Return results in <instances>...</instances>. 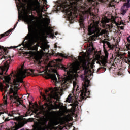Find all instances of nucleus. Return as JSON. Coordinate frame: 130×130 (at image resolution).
Here are the masks:
<instances>
[{"mask_svg":"<svg viewBox=\"0 0 130 130\" xmlns=\"http://www.w3.org/2000/svg\"><path fill=\"white\" fill-rule=\"evenodd\" d=\"M94 0H59V5L60 8L65 10V12L69 19H75L80 16V26L81 28H85L84 20L89 15L92 16L93 23L88 26V35H92L90 39L92 41H95L98 36L96 34L100 32V29L98 27V24L95 22L97 18L93 11L95 6H93Z\"/></svg>","mask_w":130,"mask_h":130,"instance_id":"1","label":"nucleus"},{"mask_svg":"<svg viewBox=\"0 0 130 130\" xmlns=\"http://www.w3.org/2000/svg\"><path fill=\"white\" fill-rule=\"evenodd\" d=\"M27 73L28 71L26 70H20L19 76L18 74H14L13 77V85L14 86V88L10 87L9 91V95L13 94L10 95V100L11 103H15L17 104V106L19 105H22L24 107H26L23 103L24 101L21 100V99L18 96V92L17 91L19 90V86H20V83H23V79H25L27 77Z\"/></svg>","mask_w":130,"mask_h":130,"instance_id":"2","label":"nucleus"},{"mask_svg":"<svg viewBox=\"0 0 130 130\" xmlns=\"http://www.w3.org/2000/svg\"><path fill=\"white\" fill-rule=\"evenodd\" d=\"M3 58L6 60L3 64L0 66V79L3 80V83L6 85H4V84L0 82V91L1 92H4L6 94L8 92V88L10 87V84H11V77H13V74H14V72H12L10 75L5 76L4 75H7V72L9 71L10 68V63L12 60L11 59V57H8L7 56L4 55L3 56Z\"/></svg>","mask_w":130,"mask_h":130,"instance_id":"3","label":"nucleus"},{"mask_svg":"<svg viewBox=\"0 0 130 130\" xmlns=\"http://www.w3.org/2000/svg\"><path fill=\"white\" fill-rule=\"evenodd\" d=\"M54 73H48L47 74V79H51L55 82L56 86L57 84H59L61 87L62 91H65L66 89H68L69 87H70V84H72L73 83L74 87L77 86V82L76 81H73V76H66L64 78L61 77L58 73H57V71L56 70H54ZM56 75L58 77L56 78Z\"/></svg>","mask_w":130,"mask_h":130,"instance_id":"4","label":"nucleus"},{"mask_svg":"<svg viewBox=\"0 0 130 130\" xmlns=\"http://www.w3.org/2000/svg\"><path fill=\"white\" fill-rule=\"evenodd\" d=\"M49 91H51V93L48 94V97H46L45 94H44L42 92L41 93V95H42L43 99L45 101V103L44 105H42V108L44 110H47L48 111V113L49 115L52 114V113H54V111L51 110H53V109H57V108H59L61 104L60 103H59L58 105L56 104V102H54L52 101V99H56L55 97V93H53V88H49Z\"/></svg>","mask_w":130,"mask_h":130,"instance_id":"5","label":"nucleus"},{"mask_svg":"<svg viewBox=\"0 0 130 130\" xmlns=\"http://www.w3.org/2000/svg\"><path fill=\"white\" fill-rule=\"evenodd\" d=\"M62 61V59H56L52 62V63H54L55 64L51 65V67H53L54 66L55 69L63 70L64 72H67V75H71L73 73H77L78 69H77L76 67L69 65V66L66 67L61 64Z\"/></svg>","mask_w":130,"mask_h":130,"instance_id":"6","label":"nucleus"},{"mask_svg":"<svg viewBox=\"0 0 130 130\" xmlns=\"http://www.w3.org/2000/svg\"><path fill=\"white\" fill-rule=\"evenodd\" d=\"M115 47V46L111 44L110 42L108 41H106L105 43H104L103 49L105 53V56L102 58V60L100 62L103 67H104V66L107 63V60L108 59V56L109 55L108 51L113 50Z\"/></svg>","mask_w":130,"mask_h":130,"instance_id":"7","label":"nucleus"},{"mask_svg":"<svg viewBox=\"0 0 130 130\" xmlns=\"http://www.w3.org/2000/svg\"><path fill=\"white\" fill-rule=\"evenodd\" d=\"M28 34L27 35V39L29 45H34L36 43V39L37 38L38 33L36 28L30 26L28 27Z\"/></svg>","mask_w":130,"mask_h":130,"instance_id":"8","label":"nucleus"},{"mask_svg":"<svg viewBox=\"0 0 130 130\" xmlns=\"http://www.w3.org/2000/svg\"><path fill=\"white\" fill-rule=\"evenodd\" d=\"M90 81L86 77L84 82V88L82 90L80 94V99L82 100H86L87 98L90 97V91L88 90V87L90 86Z\"/></svg>","mask_w":130,"mask_h":130,"instance_id":"9","label":"nucleus"},{"mask_svg":"<svg viewBox=\"0 0 130 130\" xmlns=\"http://www.w3.org/2000/svg\"><path fill=\"white\" fill-rule=\"evenodd\" d=\"M30 5L32 8L33 11H35L37 14H40L41 13V8L39 0H30Z\"/></svg>","mask_w":130,"mask_h":130,"instance_id":"10","label":"nucleus"},{"mask_svg":"<svg viewBox=\"0 0 130 130\" xmlns=\"http://www.w3.org/2000/svg\"><path fill=\"white\" fill-rule=\"evenodd\" d=\"M25 20L27 23H31L33 21V16L29 15L27 13H24V15H18V20Z\"/></svg>","mask_w":130,"mask_h":130,"instance_id":"11","label":"nucleus"},{"mask_svg":"<svg viewBox=\"0 0 130 130\" xmlns=\"http://www.w3.org/2000/svg\"><path fill=\"white\" fill-rule=\"evenodd\" d=\"M61 121L56 119H52L49 121L48 123V127L49 129H53L54 128V126H56V125H58L61 123Z\"/></svg>","mask_w":130,"mask_h":130,"instance_id":"12","label":"nucleus"},{"mask_svg":"<svg viewBox=\"0 0 130 130\" xmlns=\"http://www.w3.org/2000/svg\"><path fill=\"white\" fill-rule=\"evenodd\" d=\"M128 8H130V0H127V2L124 3L123 6L121 8V14L124 16L126 13V11Z\"/></svg>","mask_w":130,"mask_h":130,"instance_id":"13","label":"nucleus"},{"mask_svg":"<svg viewBox=\"0 0 130 130\" xmlns=\"http://www.w3.org/2000/svg\"><path fill=\"white\" fill-rule=\"evenodd\" d=\"M43 32L44 35H47V36H50L51 37L52 36V29L48 28V27H46L43 30Z\"/></svg>","mask_w":130,"mask_h":130,"instance_id":"14","label":"nucleus"},{"mask_svg":"<svg viewBox=\"0 0 130 130\" xmlns=\"http://www.w3.org/2000/svg\"><path fill=\"white\" fill-rule=\"evenodd\" d=\"M7 113H8V111H4L3 112H0V115L1 114H5L3 115V119L5 122H8V121H10V120L13 119V118H10V117H8L9 116L7 115Z\"/></svg>","mask_w":130,"mask_h":130,"instance_id":"15","label":"nucleus"},{"mask_svg":"<svg viewBox=\"0 0 130 130\" xmlns=\"http://www.w3.org/2000/svg\"><path fill=\"white\" fill-rule=\"evenodd\" d=\"M40 127H41L42 129L45 130L46 129V127H47V120L44 119L42 120L40 123Z\"/></svg>","mask_w":130,"mask_h":130,"instance_id":"16","label":"nucleus"},{"mask_svg":"<svg viewBox=\"0 0 130 130\" xmlns=\"http://www.w3.org/2000/svg\"><path fill=\"white\" fill-rule=\"evenodd\" d=\"M24 125L25 122H19L18 123H15V125L13 130H18L19 129V128H22Z\"/></svg>","mask_w":130,"mask_h":130,"instance_id":"17","label":"nucleus"},{"mask_svg":"<svg viewBox=\"0 0 130 130\" xmlns=\"http://www.w3.org/2000/svg\"><path fill=\"white\" fill-rule=\"evenodd\" d=\"M15 114H18V111H12V112L6 113V115L9 116L10 117H15V116L14 115H15Z\"/></svg>","mask_w":130,"mask_h":130,"instance_id":"18","label":"nucleus"},{"mask_svg":"<svg viewBox=\"0 0 130 130\" xmlns=\"http://www.w3.org/2000/svg\"><path fill=\"white\" fill-rule=\"evenodd\" d=\"M70 105L72 107V108L75 110L76 108L79 106V102H78V101H75L72 104H71Z\"/></svg>","mask_w":130,"mask_h":130,"instance_id":"19","label":"nucleus"},{"mask_svg":"<svg viewBox=\"0 0 130 130\" xmlns=\"http://www.w3.org/2000/svg\"><path fill=\"white\" fill-rule=\"evenodd\" d=\"M12 30H13V29H10L8 31H6L5 33L0 35V39H2V38H3V37L8 36V35H9L10 34V33H11V32H12Z\"/></svg>","mask_w":130,"mask_h":130,"instance_id":"20","label":"nucleus"},{"mask_svg":"<svg viewBox=\"0 0 130 130\" xmlns=\"http://www.w3.org/2000/svg\"><path fill=\"white\" fill-rule=\"evenodd\" d=\"M3 99H4V103L0 104V107H2V106L6 107V106H7V96H6V95H5L4 96H3Z\"/></svg>","mask_w":130,"mask_h":130,"instance_id":"21","label":"nucleus"},{"mask_svg":"<svg viewBox=\"0 0 130 130\" xmlns=\"http://www.w3.org/2000/svg\"><path fill=\"white\" fill-rule=\"evenodd\" d=\"M1 49H3L4 50V53L5 54V55H7L8 53H9V50L7 49L6 48H5L4 46H0V50Z\"/></svg>","mask_w":130,"mask_h":130,"instance_id":"22","label":"nucleus"},{"mask_svg":"<svg viewBox=\"0 0 130 130\" xmlns=\"http://www.w3.org/2000/svg\"><path fill=\"white\" fill-rule=\"evenodd\" d=\"M57 55L61 56V57H63L64 58H69V56H66L62 53H57Z\"/></svg>","mask_w":130,"mask_h":130,"instance_id":"23","label":"nucleus"},{"mask_svg":"<svg viewBox=\"0 0 130 130\" xmlns=\"http://www.w3.org/2000/svg\"><path fill=\"white\" fill-rule=\"evenodd\" d=\"M72 96L71 95H69L66 99L67 102H69V103L72 102Z\"/></svg>","mask_w":130,"mask_h":130,"instance_id":"24","label":"nucleus"},{"mask_svg":"<svg viewBox=\"0 0 130 130\" xmlns=\"http://www.w3.org/2000/svg\"><path fill=\"white\" fill-rule=\"evenodd\" d=\"M112 24H107L106 25V29H109V30H111L112 29Z\"/></svg>","mask_w":130,"mask_h":130,"instance_id":"25","label":"nucleus"},{"mask_svg":"<svg viewBox=\"0 0 130 130\" xmlns=\"http://www.w3.org/2000/svg\"><path fill=\"white\" fill-rule=\"evenodd\" d=\"M56 129H58V130H62V129H63V126L59 125L57 126V127H56Z\"/></svg>","mask_w":130,"mask_h":130,"instance_id":"26","label":"nucleus"},{"mask_svg":"<svg viewBox=\"0 0 130 130\" xmlns=\"http://www.w3.org/2000/svg\"><path fill=\"white\" fill-rule=\"evenodd\" d=\"M113 2H115V3H119L120 1H122L123 2H125V3L127 2V0H112Z\"/></svg>","mask_w":130,"mask_h":130,"instance_id":"27","label":"nucleus"},{"mask_svg":"<svg viewBox=\"0 0 130 130\" xmlns=\"http://www.w3.org/2000/svg\"><path fill=\"white\" fill-rule=\"evenodd\" d=\"M128 53V58H127V61H128V63H130V52L129 51Z\"/></svg>","mask_w":130,"mask_h":130,"instance_id":"28","label":"nucleus"},{"mask_svg":"<svg viewBox=\"0 0 130 130\" xmlns=\"http://www.w3.org/2000/svg\"><path fill=\"white\" fill-rule=\"evenodd\" d=\"M46 22L47 24H49V23H50V19H49V18H46Z\"/></svg>","mask_w":130,"mask_h":130,"instance_id":"29","label":"nucleus"},{"mask_svg":"<svg viewBox=\"0 0 130 130\" xmlns=\"http://www.w3.org/2000/svg\"><path fill=\"white\" fill-rule=\"evenodd\" d=\"M17 47H18V46H11L9 48H10V49H12V48H15V49H16V48H17Z\"/></svg>","mask_w":130,"mask_h":130,"instance_id":"30","label":"nucleus"},{"mask_svg":"<svg viewBox=\"0 0 130 130\" xmlns=\"http://www.w3.org/2000/svg\"><path fill=\"white\" fill-rule=\"evenodd\" d=\"M28 71H29V72H31V73H32V74H33V73H34V70H33V69H28Z\"/></svg>","mask_w":130,"mask_h":130,"instance_id":"31","label":"nucleus"},{"mask_svg":"<svg viewBox=\"0 0 130 130\" xmlns=\"http://www.w3.org/2000/svg\"><path fill=\"white\" fill-rule=\"evenodd\" d=\"M18 22L17 21L16 24L14 25L13 29H16V27H17V25H18Z\"/></svg>","mask_w":130,"mask_h":130,"instance_id":"32","label":"nucleus"},{"mask_svg":"<svg viewBox=\"0 0 130 130\" xmlns=\"http://www.w3.org/2000/svg\"><path fill=\"white\" fill-rule=\"evenodd\" d=\"M57 43H56L55 44H54V48H57Z\"/></svg>","mask_w":130,"mask_h":130,"instance_id":"33","label":"nucleus"},{"mask_svg":"<svg viewBox=\"0 0 130 130\" xmlns=\"http://www.w3.org/2000/svg\"><path fill=\"white\" fill-rule=\"evenodd\" d=\"M25 46H24V45H23V47L20 48V49H19V50H24V49H25Z\"/></svg>","mask_w":130,"mask_h":130,"instance_id":"34","label":"nucleus"},{"mask_svg":"<svg viewBox=\"0 0 130 130\" xmlns=\"http://www.w3.org/2000/svg\"><path fill=\"white\" fill-rule=\"evenodd\" d=\"M84 74L85 75H87V74H88V71H87V70H85L84 71Z\"/></svg>","mask_w":130,"mask_h":130,"instance_id":"35","label":"nucleus"},{"mask_svg":"<svg viewBox=\"0 0 130 130\" xmlns=\"http://www.w3.org/2000/svg\"><path fill=\"white\" fill-rule=\"evenodd\" d=\"M18 117H16L13 119L14 120H18Z\"/></svg>","mask_w":130,"mask_h":130,"instance_id":"36","label":"nucleus"},{"mask_svg":"<svg viewBox=\"0 0 130 130\" xmlns=\"http://www.w3.org/2000/svg\"><path fill=\"white\" fill-rule=\"evenodd\" d=\"M2 128H3V125L2 124H0V130H2Z\"/></svg>","mask_w":130,"mask_h":130,"instance_id":"37","label":"nucleus"},{"mask_svg":"<svg viewBox=\"0 0 130 130\" xmlns=\"http://www.w3.org/2000/svg\"><path fill=\"white\" fill-rule=\"evenodd\" d=\"M120 29H121V30H123V29H124V26H121Z\"/></svg>","mask_w":130,"mask_h":130,"instance_id":"38","label":"nucleus"},{"mask_svg":"<svg viewBox=\"0 0 130 130\" xmlns=\"http://www.w3.org/2000/svg\"><path fill=\"white\" fill-rule=\"evenodd\" d=\"M101 69H105V68H104V67H101V68L98 69V71H99V70H101Z\"/></svg>","mask_w":130,"mask_h":130,"instance_id":"39","label":"nucleus"},{"mask_svg":"<svg viewBox=\"0 0 130 130\" xmlns=\"http://www.w3.org/2000/svg\"><path fill=\"white\" fill-rule=\"evenodd\" d=\"M45 93H48V92H49V90H45Z\"/></svg>","mask_w":130,"mask_h":130,"instance_id":"40","label":"nucleus"},{"mask_svg":"<svg viewBox=\"0 0 130 130\" xmlns=\"http://www.w3.org/2000/svg\"><path fill=\"white\" fill-rule=\"evenodd\" d=\"M18 1L19 3H20V4H22V0H18Z\"/></svg>","mask_w":130,"mask_h":130,"instance_id":"41","label":"nucleus"},{"mask_svg":"<svg viewBox=\"0 0 130 130\" xmlns=\"http://www.w3.org/2000/svg\"><path fill=\"white\" fill-rule=\"evenodd\" d=\"M103 22H104V23H107V21L106 20H104Z\"/></svg>","mask_w":130,"mask_h":130,"instance_id":"42","label":"nucleus"},{"mask_svg":"<svg viewBox=\"0 0 130 130\" xmlns=\"http://www.w3.org/2000/svg\"><path fill=\"white\" fill-rule=\"evenodd\" d=\"M120 24H122V25H124V23H123V22H122V21H121V22H120Z\"/></svg>","mask_w":130,"mask_h":130,"instance_id":"43","label":"nucleus"},{"mask_svg":"<svg viewBox=\"0 0 130 130\" xmlns=\"http://www.w3.org/2000/svg\"><path fill=\"white\" fill-rule=\"evenodd\" d=\"M90 46H93V43H91V44H90Z\"/></svg>","mask_w":130,"mask_h":130,"instance_id":"44","label":"nucleus"},{"mask_svg":"<svg viewBox=\"0 0 130 130\" xmlns=\"http://www.w3.org/2000/svg\"><path fill=\"white\" fill-rule=\"evenodd\" d=\"M29 105H32V104L31 103V102H29Z\"/></svg>","mask_w":130,"mask_h":130,"instance_id":"45","label":"nucleus"},{"mask_svg":"<svg viewBox=\"0 0 130 130\" xmlns=\"http://www.w3.org/2000/svg\"><path fill=\"white\" fill-rule=\"evenodd\" d=\"M36 128L37 129H38V127L36 126Z\"/></svg>","mask_w":130,"mask_h":130,"instance_id":"46","label":"nucleus"},{"mask_svg":"<svg viewBox=\"0 0 130 130\" xmlns=\"http://www.w3.org/2000/svg\"><path fill=\"white\" fill-rule=\"evenodd\" d=\"M28 75H31V73L29 72Z\"/></svg>","mask_w":130,"mask_h":130,"instance_id":"47","label":"nucleus"},{"mask_svg":"<svg viewBox=\"0 0 130 130\" xmlns=\"http://www.w3.org/2000/svg\"><path fill=\"white\" fill-rule=\"evenodd\" d=\"M58 48H61V47H58Z\"/></svg>","mask_w":130,"mask_h":130,"instance_id":"48","label":"nucleus"},{"mask_svg":"<svg viewBox=\"0 0 130 130\" xmlns=\"http://www.w3.org/2000/svg\"><path fill=\"white\" fill-rule=\"evenodd\" d=\"M43 50H45V49H43Z\"/></svg>","mask_w":130,"mask_h":130,"instance_id":"49","label":"nucleus"},{"mask_svg":"<svg viewBox=\"0 0 130 130\" xmlns=\"http://www.w3.org/2000/svg\"><path fill=\"white\" fill-rule=\"evenodd\" d=\"M7 94H9V91L7 92Z\"/></svg>","mask_w":130,"mask_h":130,"instance_id":"50","label":"nucleus"},{"mask_svg":"<svg viewBox=\"0 0 130 130\" xmlns=\"http://www.w3.org/2000/svg\"><path fill=\"white\" fill-rule=\"evenodd\" d=\"M3 96H4V93L2 94Z\"/></svg>","mask_w":130,"mask_h":130,"instance_id":"51","label":"nucleus"},{"mask_svg":"<svg viewBox=\"0 0 130 130\" xmlns=\"http://www.w3.org/2000/svg\"><path fill=\"white\" fill-rule=\"evenodd\" d=\"M55 35H57V34H55Z\"/></svg>","mask_w":130,"mask_h":130,"instance_id":"52","label":"nucleus"},{"mask_svg":"<svg viewBox=\"0 0 130 130\" xmlns=\"http://www.w3.org/2000/svg\"><path fill=\"white\" fill-rule=\"evenodd\" d=\"M73 130H75V129H74Z\"/></svg>","mask_w":130,"mask_h":130,"instance_id":"53","label":"nucleus"}]
</instances>
